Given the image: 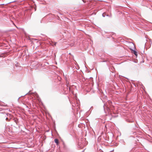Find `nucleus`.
<instances>
[{"mask_svg": "<svg viewBox=\"0 0 152 152\" xmlns=\"http://www.w3.org/2000/svg\"><path fill=\"white\" fill-rule=\"evenodd\" d=\"M56 45V43H55V45Z\"/></svg>", "mask_w": 152, "mask_h": 152, "instance_id": "4", "label": "nucleus"}, {"mask_svg": "<svg viewBox=\"0 0 152 152\" xmlns=\"http://www.w3.org/2000/svg\"><path fill=\"white\" fill-rule=\"evenodd\" d=\"M134 53L135 55H136V56L137 55V52H136L134 51Z\"/></svg>", "mask_w": 152, "mask_h": 152, "instance_id": "3", "label": "nucleus"}, {"mask_svg": "<svg viewBox=\"0 0 152 152\" xmlns=\"http://www.w3.org/2000/svg\"><path fill=\"white\" fill-rule=\"evenodd\" d=\"M112 104V102L110 101H108L107 103V107L109 108L110 106Z\"/></svg>", "mask_w": 152, "mask_h": 152, "instance_id": "1", "label": "nucleus"}, {"mask_svg": "<svg viewBox=\"0 0 152 152\" xmlns=\"http://www.w3.org/2000/svg\"><path fill=\"white\" fill-rule=\"evenodd\" d=\"M54 141L55 143H56L57 145H58V140L57 139H55L54 140Z\"/></svg>", "mask_w": 152, "mask_h": 152, "instance_id": "2", "label": "nucleus"}]
</instances>
